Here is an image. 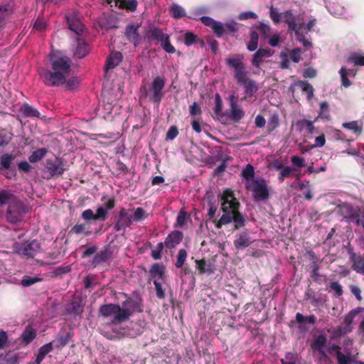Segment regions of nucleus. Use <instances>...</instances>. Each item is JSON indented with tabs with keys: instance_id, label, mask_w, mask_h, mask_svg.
<instances>
[{
	"instance_id": "obj_1",
	"label": "nucleus",
	"mask_w": 364,
	"mask_h": 364,
	"mask_svg": "<svg viewBox=\"0 0 364 364\" xmlns=\"http://www.w3.org/2000/svg\"><path fill=\"white\" fill-rule=\"evenodd\" d=\"M269 15L274 23L284 21L288 25L289 31H294L295 32L297 39L302 42L304 46H311V43L303 37V33L311 30L316 23L315 18H311L305 20L301 16H294L290 11L279 13L274 7L270 8Z\"/></svg>"
},
{
	"instance_id": "obj_2",
	"label": "nucleus",
	"mask_w": 364,
	"mask_h": 364,
	"mask_svg": "<svg viewBox=\"0 0 364 364\" xmlns=\"http://www.w3.org/2000/svg\"><path fill=\"white\" fill-rule=\"evenodd\" d=\"M52 71L41 69L39 75L48 85L58 86L66 82L70 74V60L62 52L53 51L50 57Z\"/></svg>"
},
{
	"instance_id": "obj_3",
	"label": "nucleus",
	"mask_w": 364,
	"mask_h": 364,
	"mask_svg": "<svg viewBox=\"0 0 364 364\" xmlns=\"http://www.w3.org/2000/svg\"><path fill=\"white\" fill-rule=\"evenodd\" d=\"M222 209L223 214L216 226L220 228L223 225L234 221L236 228L244 225V218L237 212L238 202L234 197L233 193L230 190H225L222 197Z\"/></svg>"
},
{
	"instance_id": "obj_4",
	"label": "nucleus",
	"mask_w": 364,
	"mask_h": 364,
	"mask_svg": "<svg viewBox=\"0 0 364 364\" xmlns=\"http://www.w3.org/2000/svg\"><path fill=\"white\" fill-rule=\"evenodd\" d=\"M0 205H8L6 213L7 220L16 223L26 213V208L23 203L11 191L2 190L0 191Z\"/></svg>"
},
{
	"instance_id": "obj_5",
	"label": "nucleus",
	"mask_w": 364,
	"mask_h": 364,
	"mask_svg": "<svg viewBox=\"0 0 364 364\" xmlns=\"http://www.w3.org/2000/svg\"><path fill=\"white\" fill-rule=\"evenodd\" d=\"M148 214L141 208L135 210L122 209L119 213L118 225L129 226L132 222H140L147 218Z\"/></svg>"
},
{
	"instance_id": "obj_6",
	"label": "nucleus",
	"mask_w": 364,
	"mask_h": 364,
	"mask_svg": "<svg viewBox=\"0 0 364 364\" xmlns=\"http://www.w3.org/2000/svg\"><path fill=\"white\" fill-rule=\"evenodd\" d=\"M247 190L253 193L254 197L257 200H263L268 196V189L264 179L259 177L250 182L245 183Z\"/></svg>"
},
{
	"instance_id": "obj_7",
	"label": "nucleus",
	"mask_w": 364,
	"mask_h": 364,
	"mask_svg": "<svg viewBox=\"0 0 364 364\" xmlns=\"http://www.w3.org/2000/svg\"><path fill=\"white\" fill-rule=\"evenodd\" d=\"M165 86V79L156 77L146 92V96L154 102H159L163 97V89Z\"/></svg>"
},
{
	"instance_id": "obj_8",
	"label": "nucleus",
	"mask_w": 364,
	"mask_h": 364,
	"mask_svg": "<svg viewBox=\"0 0 364 364\" xmlns=\"http://www.w3.org/2000/svg\"><path fill=\"white\" fill-rule=\"evenodd\" d=\"M130 301L127 300L124 302V307L121 308L119 306L117 305V309L114 310V313L112 314L110 317H112V323H121L129 318V316L132 314V311L129 308Z\"/></svg>"
},
{
	"instance_id": "obj_9",
	"label": "nucleus",
	"mask_w": 364,
	"mask_h": 364,
	"mask_svg": "<svg viewBox=\"0 0 364 364\" xmlns=\"http://www.w3.org/2000/svg\"><path fill=\"white\" fill-rule=\"evenodd\" d=\"M151 36L157 39L160 43L161 47L168 53H173L175 52L174 47L170 43L169 36L167 34L162 33L159 29L154 28L151 31Z\"/></svg>"
},
{
	"instance_id": "obj_10",
	"label": "nucleus",
	"mask_w": 364,
	"mask_h": 364,
	"mask_svg": "<svg viewBox=\"0 0 364 364\" xmlns=\"http://www.w3.org/2000/svg\"><path fill=\"white\" fill-rule=\"evenodd\" d=\"M200 20L205 26L211 28L218 36H221L225 32V25L221 22L216 21L208 16H203Z\"/></svg>"
},
{
	"instance_id": "obj_11",
	"label": "nucleus",
	"mask_w": 364,
	"mask_h": 364,
	"mask_svg": "<svg viewBox=\"0 0 364 364\" xmlns=\"http://www.w3.org/2000/svg\"><path fill=\"white\" fill-rule=\"evenodd\" d=\"M67 21L69 28L76 34L80 35L83 31V26L80 21V15L77 13H73L67 17Z\"/></svg>"
},
{
	"instance_id": "obj_12",
	"label": "nucleus",
	"mask_w": 364,
	"mask_h": 364,
	"mask_svg": "<svg viewBox=\"0 0 364 364\" xmlns=\"http://www.w3.org/2000/svg\"><path fill=\"white\" fill-rule=\"evenodd\" d=\"M355 316V314L353 312L349 313L344 319V322L342 326L338 328L336 331L335 332V335L338 336H343L350 333L353 328L351 326V323L353 322V318Z\"/></svg>"
},
{
	"instance_id": "obj_13",
	"label": "nucleus",
	"mask_w": 364,
	"mask_h": 364,
	"mask_svg": "<svg viewBox=\"0 0 364 364\" xmlns=\"http://www.w3.org/2000/svg\"><path fill=\"white\" fill-rule=\"evenodd\" d=\"M236 97L234 95L230 96V117L235 120L239 121L244 116V112L242 109L236 105Z\"/></svg>"
},
{
	"instance_id": "obj_14",
	"label": "nucleus",
	"mask_w": 364,
	"mask_h": 364,
	"mask_svg": "<svg viewBox=\"0 0 364 364\" xmlns=\"http://www.w3.org/2000/svg\"><path fill=\"white\" fill-rule=\"evenodd\" d=\"M107 3L109 4L111 6H113L112 3H114L116 7L125 9L130 11H134L137 7L136 0H107Z\"/></svg>"
},
{
	"instance_id": "obj_15",
	"label": "nucleus",
	"mask_w": 364,
	"mask_h": 364,
	"mask_svg": "<svg viewBox=\"0 0 364 364\" xmlns=\"http://www.w3.org/2000/svg\"><path fill=\"white\" fill-rule=\"evenodd\" d=\"M326 343V338L323 335L318 336L311 345L314 352H318L321 357L325 356L324 348Z\"/></svg>"
},
{
	"instance_id": "obj_16",
	"label": "nucleus",
	"mask_w": 364,
	"mask_h": 364,
	"mask_svg": "<svg viewBox=\"0 0 364 364\" xmlns=\"http://www.w3.org/2000/svg\"><path fill=\"white\" fill-rule=\"evenodd\" d=\"M122 58V55L119 52H112L111 53L109 57L107 60V63L105 65V70L106 73H108V70L114 68L121 62Z\"/></svg>"
},
{
	"instance_id": "obj_17",
	"label": "nucleus",
	"mask_w": 364,
	"mask_h": 364,
	"mask_svg": "<svg viewBox=\"0 0 364 364\" xmlns=\"http://www.w3.org/2000/svg\"><path fill=\"white\" fill-rule=\"evenodd\" d=\"M252 243V240L247 232H242L237 235L234 245L237 249H243Z\"/></svg>"
},
{
	"instance_id": "obj_18",
	"label": "nucleus",
	"mask_w": 364,
	"mask_h": 364,
	"mask_svg": "<svg viewBox=\"0 0 364 364\" xmlns=\"http://www.w3.org/2000/svg\"><path fill=\"white\" fill-rule=\"evenodd\" d=\"M183 238V234L179 231H174L166 239L165 244L167 247L173 248L180 243Z\"/></svg>"
},
{
	"instance_id": "obj_19",
	"label": "nucleus",
	"mask_w": 364,
	"mask_h": 364,
	"mask_svg": "<svg viewBox=\"0 0 364 364\" xmlns=\"http://www.w3.org/2000/svg\"><path fill=\"white\" fill-rule=\"evenodd\" d=\"M89 50V46L82 39H78L76 49L74 51L75 56L82 58L88 53Z\"/></svg>"
},
{
	"instance_id": "obj_20",
	"label": "nucleus",
	"mask_w": 364,
	"mask_h": 364,
	"mask_svg": "<svg viewBox=\"0 0 364 364\" xmlns=\"http://www.w3.org/2000/svg\"><path fill=\"white\" fill-rule=\"evenodd\" d=\"M235 77L240 84L245 82L247 85L252 87L250 80L247 77L246 68L244 65L240 68L235 69Z\"/></svg>"
},
{
	"instance_id": "obj_21",
	"label": "nucleus",
	"mask_w": 364,
	"mask_h": 364,
	"mask_svg": "<svg viewBox=\"0 0 364 364\" xmlns=\"http://www.w3.org/2000/svg\"><path fill=\"white\" fill-rule=\"evenodd\" d=\"M358 210L351 205L345 203L341 206V212L346 218H353L356 219L358 215Z\"/></svg>"
},
{
	"instance_id": "obj_22",
	"label": "nucleus",
	"mask_w": 364,
	"mask_h": 364,
	"mask_svg": "<svg viewBox=\"0 0 364 364\" xmlns=\"http://www.w3.org/2000/svg\"><path fill=\"white\" fill-rule=\"evenodd\" d=\"M152 277L155 280H164V267L163 265L155 264H154L150 270Z\"/></svg>"
},
{
	"instance_id": "obj_23",
	"label": "nucleus",
	"mask_w": 364,
	"mask_h": 364,
	"mask_svg": "<svg viewBox=\"0 0 364 364\" xmlns=\"http://www.w3.org/2000/svg\"><path fill=\"white\" fill-rule=\"evenodd\" d=\"M243 56L241 55H235L234 56L228 58L226 59V63L228 65L232 68L237 69L240 68L244 63H242Z\"/></svg>"
},
{
	"instance_id": "obj_24",
	"label": "nucleus",
	"mask_w": 364,
	"mask_h": 364,
	"mask_svg": "<svg viewBox=\"0 0 364 364\" xmlns=\"http://www.w3.org/2000/svg\"><path fill=\"white\" fill-rule=\"evenodd\" d=\"M294 88H299L306 95L307 99H310L313 95V87L309 83L304 81H299L294 85Z\"/></svg>"
},
{
	"instance_id": "obj_25",
	"label": "nucleus",
	"mask_w": 364,
	"mask_h": 364,
	"mask_svg": "<svg viewBox=\"0 0 364 364\" xmlns=\"http://www.w3.org/2000/svg\"><path fill=\"white\" fill-rule=\"evenodd\" d=\"M242 175L245 181V183L250 182V181H254L257 178L256 177H255L254 168L250 164L247 165L245 169H243Z\"/></svg>"
},
{
	"instance_id": "obj_26",
	"label": "nucleus",
	"mask_w": 364,
	"mask_h": 364,
	"mask_svg": "<svg viewBox=\"0 0 364 364\" xmlns=\"http://www.w3.org/2000/svg\"><path fill=\"white\" fill-rule=\"evenodd\" d=\"M170 11L171 16L175 18H181L186 15V11L183 8L177 4H172Z\"/></svg>"
},
{
	"instance_id": "obj_27",
	"label": "nucleus",
	"mask_w": 364,
	"mask_h": 364,
	"mask_svg": "<svg viewBox=\"0 0 364 364\" xmlns=\"http://www.w3.org/2000/svg\"><path fill=\"white\" fill-rule=\"evenodd\" d=\"M70 339V334L58 336L53 343V347L56 348H61L65 346Z\"/></svg>"
},
{
	"instance_id": "obj_28",
	"label": "nucleus",
	"mask_w": 364,
	"mask_h": 364,
	"mask_svg": "<svg viewBox=\"0 0 364 364\" xmlns=\"http://www.w3.org/2000/svg\"><path fill=\"white\" fill-rule=\"evenodd\" d=\"M328 9L335 16H341L345 13L344 7L338 4H330L328 6Z\"/></svg>"
},
{
	"instance_id": "obj_29",
	"label": "nucleus",
	"mask_w": 364,
	"mask_h": 364,
	"mask_svg": "<svg viewBox=\"0 0 364 364\" xmlns=\"http://www.w3.org/2000/svg\"><path fill=\"white\" fill-rule=\"evenodd\" d=\"M47 153L46 148L38 149L32 153L29 157V161L31 163H36L40 161Z\"/></svg>"
},
{
	"instance_id": "obj_30",
	"label": "nucleus",
	"mask_w": 364,
	"mask_h": 364,
	"mask_svg": "<svg viewBox=\"0 0 364 364\" xmlns=\"http://www.w3.org/2000/svg\"><path fill=\"white\" fill-rule=\"evenodd\" d=\"M21 112L26 117H38L40 114L36 109L29 106L28 105H24L21 108Z\"/></svg>"
},
{
	"instance_id": "obj_31",
	"label": "nucleus",
	"mask_w": 364,
	"mask_h": 364,
	"mask_svg": "<svg viewBox=\"0 0 364 364\" xmlns=\"http://www.w3.org/2000/svg\"><path fill=\"white\" fill-rule=\"evenodd\" d=\"M343 127L352 130L354 133L360 134L362 131V127L359 126L357 121H352L350 122H345L342 124Z\"/></svg>"
},
{
	"instance_id": "obj_32",
	"label": "nucleus",
	"mask_w": 364,
	"mask_h": 364,
	"mask_svg": "<svg viewBox=\"0 0 364 364\" xmlns=\"http://www.w3.org/2000/svg\"><path fill=\"white\" fill-rule=\"evenodd\" d=\"M126 35L130 41L135 43L138 39L137 28L134 26H129L127 28Z\"/></svg>"
},
{
	"instance_id": "obj_33",
	"label": "nucleus",
	"mask_w": 364,
	"mask_h": 364,
	"mask_svg": "<svg viewBox=\"0 0 364 364\" xmlns=\"http://www.w3.org/2000/svg\"><path fill=\"white\" fill-rule=\"evenodd\" d=\"M116 309L117 305L115 304L104 305L100 308V313L103 316L109 317L112 316V313H114Z\"/></svg>"
},
{
	"instance_id": "obj_34",
	"label": "nucleus",
	"mask_w": 364,
	"mask_h": 364,
	"mask_svg": "<svg viewBox=\"0 0 364 364\" xmlns=\"http://www.w3.org/2000/svg\"><path fill=\"white\" fill-rule=\"evenodd\" d=\"M258 45V35L256 32L252 31L250 35V39L247 43V49L250 51L255 50Z\"/></svg>"
},
{
	"instance_id": "obj_35",
	"label": "nucleus",
	"mask_w": 364,
	"mask_h": 364,
	"mask_svg": "<svg viewBox=\"0 0 364 364\" xmlns=\"http://www.w3.org/2000/svg\"><path fill=\"white\" fill-rule=\"evenodd\" d=\"M295 171L294 168L290 167V166H285L284 167L279 173V176L278 177V179L279 181H283L285 178H288L291 176L294 171Z\"/></svg>"
},
{
	"instance_id": "obj_36",
	"label": "nucleus",
	"mask_w": 364,
	"mask_h": 364,
	"mask_svg": "<svg viewBox=\"0 0 364 364\" xmlns=\"http://www.w3.org/2000/svg\"><path fill=\"white\" fill-rule=\"evenodd\" d=\"M353 269L361 274H364V259L360 257H354Z\"/></svg>"
},
{
	"instance_id": "obj_37",
	"label": "nucleus",
	"mask_w": 364,
	"mask_h": 364,
	"mask_svg": "<svg viewBox=\"0 0 364 364\" xmlns=\"http://www.w3.org/2000/svg\"><path fill=\"white\" fill-rule=\"evenodd\" d=\"M36 336L35 331L30 327L26 328L22 334V338L26 343L31 342Z\"/></svg>"
},
{
	"instance_id": "obj_38",
	"label": "nucleus",
	"mask_w": 364,
	"mask_h": 364,
	"mask_svg": "<svg viewBox=\"0 0 364 364\" xmlns=\"http://www.w3.org/2000/svg\"><path fill=\"white\" fill-rule=\"evenodd\" d=\"M13 134L11 132H4L0 133V146L6 145L13 138Z\"/></svg>"
},
{
	"instance_id": "obj_39",
	"label": "nucleus",
	"mask_w": 364,
	"mask_h": 364,
	"mask_svg": "<svg viewBox=\"0 0 364 364\" xmlns=\"http://www.w3.org/2000/svg\"><path fill=\"white\" fill-rule=\"evenodd\" d=\"M11 11L8 9V6H0V28L4 24L5 20L9 17Z\"/></svg>"
},
{
	"instance_id": "obj_40",
	"label": "nucleus",
	"mask_w": 364,
	"mask_h": 364,
	"mask_svg": "<svg viewBox=\"0 0 364 364\" xmlns=\"http://www.w3.org/2000/svg\"><path fill=\"white\" fill-rule=\"evenodd\" d=\"M188 217L186 214V213L185 211H183V210H181L178 214V215L177 216V219H176V226L177 227H183L187 220H188Z\"/></svg>"
},
{
	"instance_id": "obj_41",
	"label": "nucleus",
	"mask_w": 364,
	"mask_h": 364,
	"mask_svg": "<svg viewBox=\"0 0 364 364\" xmlns=\"http://www.w3.org/2000/svg\"><path fill=\"white\" fill-rule=\"evenodd\" d=\"M186 257H187L186 251L183 249L180 250L178 252V254L177 261L176 263V267H178V268L181 267L183 266V264H184V262L186 259Z\"/></svg>"
},
{
	"instance_id": "obj_42",
	"label": "nucleus",
	"mask_w": 364,
	"mask_h": 364,
	"mask_svg": "<svg viewBox=\"0 0 364 364\" xmlns=\"http://www.w3.org/2000/svg\"><path fill=\"white\" fill-rule=\"evenodd\" d=\"M14 160V157L10 154H4L1 157V164L3 168H9L10 165Z\"/></svg>"
},
{
	"instance_id": "obj_43",
	"label": "nucleus",
	"mask_w": 364,
	"mask_h": 364,
	"mask_svg": "<svg viewBox=\"0 0 364 364\" xmlns=\"http://www.w3.org/2000/svg\"><path fill=\"white\" fill-rule=\"evenodd\" d=\"M319 117L321 118H324L326 119H328L330 117L329 113H328V106L327 102H323L320 105V113Z\"/></svg>"
},
{
	"instance_id": "obj_44",
	"label": "nucleus",
	"mask_w": 364,
	"mask_h": 364,
	"mask_svg": "<svg viewBox=\"0 0 364 364\" xmlns=\"http://www.w3.org/2000/svg\"><path fill=\"white\" fill-rule=\"evenodd\" d=\"M340 74L342 80V85L345 87H348L350 85V80L347 78L348 73L346 68L342 67L340 70Z\"/></svg>"
},
{
	"instance_id": "obj_45",
	"label": "nucleus",
	"mask_w": 364,
	"mask_h": 364,
	"mask_svg": "<svg viewBox=\"0 0 364 364\" xmlns=\"http://www.w3.org/2000/svg\"><path fill=\"white\" fill-rule=\"evenodd\" d=\"M37 248H38V243L36 241H33L29 245H26V247L24 248V251L21 252L20 250V253L22 255H32V250Z\"/></svg>"
},
{
	"instance_id": "obj_46",
	"label": "nucleus",
	"mask_w": 364,
	"mask_h": 364,
	"mask_svg": "<svg viewBox=\"0 0 364 364\" xmlns=\"http://www.w3.org/2000/svg\"><path fill=\"white\" fill-rule=\"evenodd\" d=\"M350 61L355 65L364 66V53L354 54L350 58Z\"/></svg>"
},
{
	"instance_id": "obj_47",
	"label": "nucleus",
	"mask_w": 364,
	"mask_h": 364,
	"mask_svg": "<svg viewBox=\"0 0 364 364\" xmlns=\"http://www.w3.org/2000/svg\"><path fill=\"white\" fill-rule=\"evenodd\" d=\"M258 31L264 36V38H268L271 33V28L269 25L264 23H259L257 26Z\"/></svg>"
},
{
	"instance_id": "obj_48",
	"label": "nucleus",
	"mask_w": 364,
	"mask_h": 364,
	"mask_svg": "<svg viewBox=\"0 0 364 364\" xmlns=\"http://www.w3.org/2000/svg\"><path fill=\"white\" fill-rule=\"evenodd\" d=\"M250 82L252 84V87L247 85L245 82L241 83L245 88V93L247 96H252L257 90V87L255 85V82L251 80Z\"/></svg>"
},
{
	"instance_id": "obj_49",
	"label": "nucleus",
	"mask_w": 364,
	"mask_h": 364,
	"mask_svg": "<svg viewBox=\"0 0 364 364\" xmlns=\"http://www.w3.org/2000/svg\"><path fill=\"white\" fill-rule=\"evenodd\" d=\"M269 38V44L271 46L275 47L278 46V44L282 42V38L281 36L279 33H274L272 35H269L268 36Z\"/></svg>"
},
{
	"instance_id": "obj_50",
	"label": "nucleus",
	"mask_w": 364,
	"mask_h": 364,
	"mask_svg": "<svg viewBox=\"0 0 364 364\" xmlns=\"http://www.w3.org/2000/svg\"><path fill=\"white\" fill-rule=\"evenodd\" d=\"M196 264L197 268L201 274L211 271L210 266L207 265L204 260H196Z\"/></svg>"
},
{
	"instance_id": "obj_51",
	"label": "nucleus",
	"mask_w": 364,
	"mask_h": 364,
	"mask_svg": "<svg viewBox=\"0 0 364 364\" xmlns=\"http://www.w3.org/2000/svg\"><path fill=\"white\" fill-rule=\"evenodd\" d=\"M215 105L214 111H215V114L217 116H219L222 111L223 102H222V100L218 94H217L215 95Z\"/></svg>"
},
{
	"instance_id": "obj_52",
	"label": "nucleus",
	"mask_w": 364,
	"mask_h": 364,
	"mask_svg": "<svg viewBox=\"0 0 364 364\" xmlns=\"http://www.w3.org/2000/svg\"><path fill=\"white\" fill-rule=\"evenodd\" d=\"M237 18L239 20L243 21L249 18H257V15L252 11H245L240 13Z\"/></svg>"
},
{
	"instance_id": "obj_53",
	"label": "nucleus",
	"mask_w": 364,
	"mask_h": 364,
	"mask_svg": "<svg viewBox=\"0 0 364 364\" xmlns=\"http://www.w3.org/2000/svg\"><path fill=\"white\" fill-rule=\"evenodd\" d=\"M282 364H296L297 356L292 353H288L285 358L282 360Z\"/></svg>"
},
{
	"instance_id": "obj_54",
	"label": "nucleus",
	"mask_w": 364,
	"mask_h": 364,
	"mask_svg": "<svg viewBox=\"0 0 364 364\" xmlns=\"http://www.w3.org/2000/svg\"><path fill=\"white\" fill-rule=\"evenodd\" d=\"M46 28V23L42 18H38L33 25V29L38 31H43Z\"/></svg>"
},
{
	"instance_id": "obj_55",
	"label": "nucleus",
	"mask_w": 364,
	"mask_h": 364,
	"mask_svg": "<svg viewBox=\"0 0 364 364\" xmlns=\"http://www.w3.org/2000/svg\"><path fill=\"white\" fill-rule=\"evenodd\" d=\"M336 355L338 364H349L350 358L348 356L343 355L340 350H337Z\"/></svg>"
},
{
	"instance_id": "obj_56",
	"label": "nucleus",
	"mask_w": 364,
	"mask_h": 364,
	"mask_svg": "<svg viewBox=\"0 0 364 364\" xmlns=\"http://www.w3.org/2000/svg\"><path fill=\"white\" fill-rule=\"evenodd\" d=\"M53 343H48L43 346L39 349V353H41L43 356L46 357V355L49 353L53 350Z\"/></svg>"
},
{
	"instance_id": "obj_57",
	"label": "nucleus",
	"mask_w": 364,
	"mask_h": 364,
	"mask_svg": "<svg viewBox=\"0 0 364 364\" xmlns=\"http://www.w3.org/2000/svg\"><path fill=\"white\" fill-rule=\"evenodd\" d=\"M107 210L104 207H100L97 210L95 219L104 220L106 218Z\"/></svg>"
},
{
	"instance_id": "obj_58",
	"label": "nucleus",
	"mask_w": 364,
	"mask_h": 364,
	"mask_svg": "<svg viewBox=\"0 0 364 364\" xmlns=\"http://www.w3.org/2000/svg\"><path fill=\"white\" fill-rule=\"evenodd\" d=\"M261 52L258 50L255 53L254 57L252 60V63L255 67H259L260 63L263 61V58L261 57Z\"/></svg>"
},
{
	"instance_id": "obj_59",
	"label": "nucleus",
	"mask_w": 364,
	"mask_h": 364,
	"mask_svg": "<svg viewBox=\"0 0 364 364\" xmlns=\"http://www.w3.org/2000/svg\"><path fill=\"white\" fill-rule=\"evenodd\" d=\"M301 127L302 129H305L307 132L312 133L314 127L313 125V123L311 122L307 121V120H303L301 122Z\"/></svg>"
},
{
	"instance_id": "obj_60",
	"label": "nucleus",
	"mask_w": 364,
	"mask_h": 364,
	"mask_svg": "<svg viewBox=\"0 0 364 364\" xmlns=\"http://www.w3.org/2000/svg\"><path fill=\"white\" fill-rule=\"evenodd\" d=\"M38 279L36 277H25L21 280V284L24 287H28L36 283Z\"/></svg>"
},
{
	"instance_id": "obj_61",
	"label": "nucleus",
	"mask_w": 364,
	"mask_h": 364,
	"mask_svg": "<svg viewBox=\"0 0 364 364\" xmlns=\"http://www.w3.org/2000/svg\"><path fill=\"white\" fill-rule=\"evenodd\" d=\"M154 284L155 285L156 294L159 298H164V291L162 289V285L159 282V281L154 280Z\"/></svg>"
},
{
	"instance_id": "obj_62",
	"label": "nucleus",
	"mask_w": 364,
	"mask_h": 364,
	"mask_svg": "<svg viewBox=\"0 0 364 364\" xmlns=\"http://www.w3.org/2000/svg\"><path fill=\"white\" fill-rule=\"evenodd\" d=\"M291 59L294 63H298L301 59V50L299 48L294 49L291 50L290 54Z\"/></svg>"
},
{
	"instance_id": "obj_63",
	"label": "nucleus",
	"mask_w": 364,
	"mask_h": 364,
	"mask_svg": "<svg viewBox=\"0 0 364 364\" xmlns=\"http://www.w3.org/2000/svg\"><path fill=\"white\" fill-rule=\"evenodd\" d=\"M7 341V333L4 331L0 330V349H3L4 348Z\"/></svg>"
},
{
	"instance_id": "obj_64",
	"label": "nucleus",
	"mask_w": 364,
	"mask_h": 364,
	"mask_svg": "<svg viewBox=\"0 0 364 364\" xmlns=\"http://www.w3.org/2000/svg\"><path fill=\"white\" fill-rule=\"evenodd\" d=\"M291 162L293 164L298 167H303L304 166V160L303 158L299 157L297 156H294L291 158Z\"/></svg>"
}]
</instances>
